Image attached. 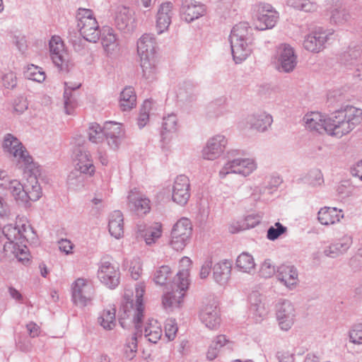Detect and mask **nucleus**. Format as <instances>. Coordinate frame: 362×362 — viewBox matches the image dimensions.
Here are the masks:
<instances>
[{"label": "nucleus", "instance_id": "1", "mask_svg": "<svg viewBox=\"0 0 362 362\" xmlns=\"http://www.w3.org/2000/svg\"><path fill=\"white\" fill-rule=\"evenodd\" d=\"M305 127L320 134L340 139L349 134L362 122V109L346 105L329 116L318 112L306 114L303 117Z\"/></svg>", "mask_w": 362, "mask_h": 362}, {"label": "nucleus", "instance_id": "2", "mask_svg": "<svg viewBox=\"0 0 362 362\" xmlns=\"http://www.w3.org/2000/svg\"><path fill=\"white\" fill-rule=\"evenodd\" d=\"M2 233L8 240L4 245L6 255H13L18 262L23 264L28 262L29 261L28 249L24 243L34 236V232L30 226L22 225L21 228H18L9 224L3 228Z\"/></svg>", "mask_w": 362, "mask_h": 362}, {"label": "nucleus", "instance_id": "3", "mask_svg": "<svg viewBox=\"0 0 362 362\" xmlns=\"http://www.w3.org/2000/svg\"><path fill=\"white\" fill-rule=\"evenodd\" d=\"M252 28L246 22L236 24L229 36L231 52L236 64L245 60L252 52Z\"/></svg>", "mask_w": 362, "mask_h": 362}, {"label": "nucleus", "instance_id": "4", "mask_svg": "<svg viewBox=\"0 0 362 362\" xmlns=\"http://www.w3.org/2000/svg\"><path fill=\"white\" fill-rule=\"evenodd\" d=\"M145 292V286L139 284L135 288L136 302L132 300H127L120 309L119 322L123 328L135 327L137 330L140 328V321L144 317V305L143 296Z\"/></svg>", "mask_w": 362, "mask_h": 362}, {"label": "nucleus", "instance_id": "5", "mask_svg": "<svg viewBox=\"0 0 362 362\" xmlns=\"http://www.w3.org/2000/svg\"><path fill=\"white\" fill-rule=\"evenodd\" d=\"M19 205L28 206L30 202L37 201L42 196V189L35 175H30L27 182L22 185L17 180H10L6 187Z\"/></svg>", "mask_w": 362, "mask_h": 362}, {"label": "nucleus", "instance_id": "6", "mask_svg": "<svg viewBox=\"0 0 362 362\" xmlns=\"http://www.w3.org/2000/svg\"><path fill=\"white\" fill-rule=\"evenodd\" d=\"M122 127V124L114 122H106L103 127L97 123H91L88 130V139L90 141L95 144L105 139L108 146L116 150L119 148L124 135Z\"/></svg>", "mask_w": 362, "mask_h": 362}, {"label": "nucleus", "instance_id": "7", "mask_svg": "<svg viewBox=\"0 0 362 362\" xmlns=\"http://www.w3.org/2000/svg\"><path fill=\"white\" fill-rule=\"evenodd\" d=\"M78 18V27L81 35L86 40L96 42L99 40L100 31L93 11L90 9L79 8Z\"/></svg>", "mask_w": 362, "mask_h": 362}, {"label": "nucleus", "instance_id": "8", "mask_svg": "<svg viewBox=\"0 0 362 362\" xmlns=\"http://www.w3.org/2000/svg\"><path fill=\"white\" fill-rule=\"evenodd\" d=\"M257 168V163L252 158H237L228 160L218 172L220 178L224 179L229 174L243 177L250 175Z\"/></svg>", "mask_w": 362, "mask_h": 362}, {"label": "nucleus", "instance_id": "9", "mask_svg": "<svg viewBox=\"0 0 362 362\" xmlns=\"http://www.w3.org/2000/svg\"><path fill=\"white\" fill-rule=\"evenodd\" d=\"M3 148L5 152L10 153L17 158L18 163H23L24 167L32 171L35 168L33 158L20 142V141L11 134L5 135L3 141Z\"/></svg>", "mask_w": 362, "mask_h": 362}, {"label": "nucleus", "instance_id": "10", "mask_svg": "<svg viewBox=\"0 0 362 362\" xmlns=\"http://www.w3.org/2000/svg\"><path fill=\"white\" fill-rule=\"evenodd\" d=\"M84 141L83 138L81 136L74 138V148L73 151V159L75 163L74 170L91 175L95 172V167L89 152L83 146Z\"/></svg>", "mask_w": 362, "mask_h": 362}, {"label": "nucleus", "instance_id": "11", "mask_svg": "<svg viewBox=\"0 0 362 362\" xmlns=\"http://www.w3.org/2000/svg\"><path fill=\"white\" fill-rule=\"evenodd\" d=\"M201 322L209 329H216L221 324V314L218 301L214 298H206L199 310Z\"/></svg>", "mask_w": 362, "mask_h": 362}, {"label": "nucleus", "instance_id": "12", "mask_svg": "<svg viewBox=\"0 0 362 362\" xmlns=\"http://www.w3.org/2000/svg\"><path fill=\"white\" fill-rule=\"evenodd\" d=\"M296 317L294 305L288 300H281L276 305V317L281 330H289L295 322Z\"/></svg>", "mask_w": 362, "mask_h": 362}, {"label": "nucleus", "instance_id": "13", "mask_svg": "<svg viewBox=\"0 0 362 362\" xmlns=\"http://www.w3.org/2000/svg\"><path fill=\"white\" fill-rule=\"evenodd\" d=\"M72 300L79 306L84 307L93 299L94 288L86 279H77L71 286Z\"/></svg>", "mask_w": 362, "mask_h": 362}, {"label": "nucleus", "instance_id": "14", "mask_svg": "<svg viewBox=\"0 0 362 362\" xmlns=\"http://www.w3.org/2000/svg\"><path fill=\"white\" fill-rule=\"evenodd\" d=\"M332 35L330 30L321 27L315 28L304 37L303 47L311 52L318 53L325 48V45Z\"/></svg>", "mask_w": 362, "mask_h": 362}, {"label": "nucleus", "instance_id": "15", "mask_svg": "<svg viewBox=\"0 0 362 362\" xmlns=\"http://www.w3.org/2000/svg\"><path fill=\"white\" fill-rule=\"evenodd\" d=\"M98 277L103 284L110 288H115L119 284V267L108 260H103L99 266Z\"/></svg>", "mask_w": 362, "mask_h": 362}, {"label": "nucleus", "instance_id": "16", "mask_svg": "<svg viewBox=\"0 0 362 362\" xmlns=\"http://www.w3.org/2000/svg\"><path fill=\"white\" fill-rule=\"evenodd\" d=\"M227 144V139L222 134H216L212 136L208 139L202 149V155L203 158L214 160L219 158L224 152Z\"/></svg>", "mask_w": 362, "mask_h": 362}, {"label": "nucleus", "instance_id": "17", "mask_svg": "<svg viewBox=\"0 0 362 362\" xmlns=\"http://www.w3.org/2000/svg\"><path fill=\"white\" fill-rule=\"evenodd\" d=\"M279 70L285 73L293 71L297 65V56L288 44H281L277 49Z\"/></svg>", "mask_w": 362, "mask_h": 362}, {"label": "nucleus", "instance_id": "18", "mask_svg": "<svg viewBox=\"0 0 362 362\" xmlns=\"http://www.w3.org/2000/svg\"><path fill=\"white\" fill-rule=\"evenodd\" d=\"M171 288L172 291L166 292L162 298L163 308L170 311L180 307L183 302L185 291L188 286H182V284L173 281Z\"/></svg>", "mask_w": 362, "mask_h": 362}, {"label": "nucleus", "instance_id": "19", "mask_svg": "<svg viewBox=\"0 0 362 362\" xmlns=\"http://www.w3.org/2000/svg\"><path fill=\"white\" fill-rule=\"evenodd\" d=\"M327 13L329 16L331 24L343 25L348 23L351 16L345 8L341 0H330L327 7Z\"/></svg>", "mask_w": 362, "mask_h": 362}, {"label": "nucleus", "instance_id": "20", "mask_svg": "<svg viewBox=\"0 0 362 362\" xmlns=\"http://www.w3.org/2000/svg\"><path fill=\"white\" fill-rule=\"evenodd\" d=\"M279 19L278 13L269 4H264L258 9L255 20V28L259 30L271 29Z\"/></svg>", "mask_w": 362, "mask_h": 362}, {"label": "nucleus", "instance_id": "21", "mask_svg": "<svg viewBox=\"0 0 362 362\" xmlns=\"http://www.w3.org/2000/svg\"><path fill=\"white\" fill-rule=\"evenodd\" d=\"M189 188V178L184 175L177 176L174 181L172 188V199L173 202L182 206L187 204L190 197Z\"/></svg>", "mask_w": 362, "mask_h": 362}, {"label": "nucleus", "instance_id": "22", "mask_svg": "<svg viewBox=\"0 0 362 362\" xmlns=\"http://www.w3.org/2000/svg\"><path fill=\"white\" fill-rule=\"evenodd\" d=\"M50 57L53 63L61 69L67 66L69 54L59 37L54 36L49 41Z\"/></svg>", "mask_w": 362, "mask_h": 362}, {"label": "nucleus", "instance_id": "23", "mask_svg": "<svg viewBox=\"0 0 362 362\" xmlns=\"http://www.w3.org/2000/svg\"><path fill=\"white\" fill-rule=\"evenodd\" d=\"M205 13V6L202 3L195 0H182L180 13L186 22H192L203 16Z\"/></svg>", "mask_w": 362, "mask_h": 362}, {"label": "nucleus", "instance_id": "24", "mask_svg": "<svg viewBox=\"0 0 362 362\" xmlns=\"http://www.w3.org/2000/svg\"><path fill=\"white\" fill-rule=\"evenodd\" d=\"M115 25L118 30L127 33L136 27L132 11L127 7H118L115 18Z\"/></svg>", "mask_w": 362, "mask_h": 362}, {"label": "nucleus", "instance_id": "25", "mask_svg": "<svg viewBox=\"0 0 362 362\" xmlns=\"http://www.w3.org/2000/svg\"><path fill=\"white\" fill-rule=\"evenodd\" d=\"M245 122L248 128L262 133L271 127L273 119L270 115L260 112L247 115Z\"/></svg>", "mask_w": 362, "mask_h": 362}, {"label": "nucleus", "instance_id": "26", "mask_svg": "<svg viewBox=\"0 0 362 362\" xmlns=\"http://www.w3.org/2000/svg\"><path fill=\"white\" fill-rule=\"evenodd\" d=\"M353 243V238L351 235L345 234L341 238L336 240L327 247L323 253L326 257L336 258L345 254Z\"/></svg>", "mask_w": 362, "mask_h": 362}, {"label": "nucleus", "instance_id": "27", "mask_svg": "<svg viewBox=\"0 0 362 362\" xmlns=\"http://www.w3.org/2000/svg\"><path fill=\"white\" fill-rule=\"evenodd\" d=\"M128 206L138 215L146 214L150 211V200L136 189L131 190L128 197Z\"/></svg>", "mask_w": 362, "mask_h": 362}, {"label": "nucleus", "instance_id": "28", "mask_svg": "<svg viewBox=\"0 0 362 362\" xmlns=\"http://www.w3.org/2000/svg\"><path fill=\"white\" fill-rule=\"evenodd\" d=\"M278 280L286 288L292 290L298 283V273L293 265H281L278 269Z\"/></svg>", "mask_w": 362, "mask_h": 362}, {"label": "nucleus", "instance_id": "29", "mask_svg": "<svg viewBox=\"0 0 362 362\" xmlns=\"http://www.w3.org/2000/svg\"><path fill=\"white\" fill-rule=\"evenodd\" d=\"M173 4L170 2L162 4L158 11L156 17V29L158 34L167 30L171 23Z\"/></svg>", "mask_w": 362, "mask_h": 362}, {"label": "nucleus", "instance_id": "30", "mask_svg": "<svg viewBox=\"0 0 362 362\" xmlns=\"http://www.w3.org/2000/svg\"><path fill=\"white\" fill-rule=\"evenodd\" d=\"M156 39L153 35L144 34L137 42V52L140 58L156 57Z\"/></svg>", "mask_w": 362, "mask_h": 362}, {"label": "nucleus", "instance_id": "31", "mask_svg": "<svg viewBox=\"0 0 362 362\" xmlns=\"http://www.w3.org/2000/svg\"><path fill=\"white\" fill-rule=\"evenodd\" d=\"M232 264L224 259L213 266V277L216 283L223 286L228 283L230 277Z\"/></svg>", "mask_w": 362, "mask_h": 362}, {"label": "nucleus", "instance_id": "32", "mask_svg": "<svg viewBox=\"0 0 362 362\" xmlns=\"http://www.w3.org/2000/svg\"><path fill=\"white\" fill-rule=\"evenodd\" d=\"M142 320V319L141 320ZM142 334L150 342L156 344L162 336V329L160 324L154 319H148L145 323L144 329L142 327L141 321H140Z\"/></svg>", "mask_w": 362, "mask_h": 362}, {"label": "nucleus", "instance_id": "33", "mask_svg": "<svg viewBox=\"0 0 362 362\" xmlns=\"http://www.w3.org/2000/svg\"><path fill=\"white\" fill-rule=\"evenodd\" d=\"M343 216L342 211L334 207H323L317 214L318 221L325 226L334 224L339 222Z\"/></svg>", "mask_w": 362, "mask_h": 362}, {"label": "nucleus", "instance_id": "34", "mask_svg": "<svg viewBox=\"0 0 362 362\" xmlns=\"http://www.w3.org/2000/svg\"><path fill=\"white\" fill-rule=\"evenodd\" d=\"M141 237L144 238L147 245H152L161 237L163 230L162 224L160 223H154L151 226H141L139 229Z\"/></svg>", "mask_w": 362, "mask_h": 362}, {"label": "nucleus", "instance_id": "35", "mask_svg": "<svg viewBox=\"0 0 362 362\" xmlns=\"http://www.w3.org/2000/svg\"><path fill=\"white\" fill-rule=\"evenodd\" d=\"M108 227L110 233L116 239H119L123 235L124 218L120 211H114L110 215Z\"/></svg>", "mask_w": 362, "mask_h": 362}, {"label": "nucleus", "instance_id": "36", "mask_svg": "<svg viewBox=\"0 0 362 362\" xmlns=\"http://www.w3.org/2000/svg\"><path fill=\"white\" fill-rule=\"evenodd\" d=\"M81 83H65V89L64 93V109L67 115L73 113L74 109L76 106V97L72 94V91L80 88Z\"/></svg>", "mask_w": 362, "mask_h": 362}, {"label": "nucleus", "instance_id": "37", "mask_svg": "<svg viewBox=\"0 0 362 362\" xmlns=\"http://www.w3.org/2000/svg\"><path fill=\"white\" fill-rule=\"evenodd\" d=\"M142 77L148 82L156 79L157 67L156 57L140 58Z\"/></svg>", "mask_w": 362, "mask_h": 362}, {"label": "nucleus", "instance_id": "38", "mask_svg": "<svg viewBox=\"0 0 362 362\" xmlns=\"http://www.w3.org/2000/svg\"><path fill=\"white\" fill-rule=\"evenodd\" d=\"M103 47L107 54L115 52L119 45L118 40L114 30L111 28H104L101 33Z\"/></svg>", "mask_w": 362, "mask_h": 362}, {"label": "nucleus", "instance_id": "39", "mask_svg": "<svg viewBox=\"0 0 362 362\" xmlns=\"http://www.w3.org/2000/svg\"><path fill=\"white\" fill-rule=\"evenodd\" d=\"M119 107L122 111H129L136 106V95L131 86L123 89L119 95Z\"/></svg>", "mask_w": 362, "mask_h": 362}, {"label": "nucleus", "instance_id": "40", "mask_svg": "<svg viewBox=\"0 0 362 362\" xmlns=\"http://www.w3.org/2000/svg\"><path fill=\"white\" fill-rule=\"evenodd\" d=\"M191 265V259L187 257H183L180 261V269L174 281L182 284V286H188V276Z\"/></svg>", "mask_w": 362, "mask_h": 362}, {"label": "nucleus", "instance_id": "41", "mask_svg": "<svg viewBox=\"0 0 362 362\" xmlns=\"http://www.w3.org/2000/svg\"><path fill=\"white\" fill-rule=\"evenodd\" d=\"M237 268L245 273L252 274L255 271L253 257L247 252L241 253L236 259Z\"/></svg>", "mask_w": 362, "mask_h": 362}, {"label": "nucleus", "instance_id": "42", "mask_svg": "<svg viewBox=\"0 0 362 362\" xmlns=\"http://www.w3.org/2000/svg\"><path fill=\"white\" fill-rule=\"evenodd\" d=\"M360 55L359 51H353L351 54L348 52L344 55V60L346 66H353V76L362 80V62H356V59Z\"/></svg>", "mask_w": 362, "mask_h": 362}, {"label": "nucleus", "instance_id": "43", "mask_svg": "<svg viewBox=\"0 0 362 362\" xmlns=\"http://www.w3.org/2000/svg\"><path fill=\"white\" fill-rule=\"evenodd\" d=\"M116 310L115 308L105 309L98 317L99 324L105 329H112L116 325Z\"/></svg>", "mask_w": 362, "mask_h": 362}, {"label": "nucleus", "instance_id": "44", "mask_svg": "<svg viewBox=\"0 0 362 362\" xmlns=\"http://www.w3.org/2000/svg\"><path fill=\"white\" fill-rule=\"evenodd\" d=\"M177 129V118L175 114H170L163 117L162 123L161 136L163 139H166L168 133H174Z\"/></svg>", "mask_w": 362, "mask_h": 362}, {"label": "nucleus", "instance_id": "45", "mask_svg": "<svg viewBox=\"0 0 362 362\" xmlns=\"http://www.w3.org/2000/svg\"><path fill=\"white\" fill-rule=\"evenodd\" d=\"M175 234L182 235L184 237L190 238L192 231V226L188 218H182L177 221L173 226L171 230Z\"/></svg>", "mask_w": 362, "mask_h": 362}, {"label": "nucleus", "instance_id": "46", "mask_svg": "<svg viewBox=\"0 0 362 362\" xmlns=\"http://www.w3.org/2000/svg\"><path fill=\"white\" fill-rule=\"evenodd\" d=\"M24 75L26 78L38 83L43 82L46 78L45 73L42 69L34 64L28 66L24 71Z\"/></svg>", "mask_w": 362, "mask_h": 362}, {"label": "nucleus", "instance_id": "47", "mask_svg": "<svg viewBox=\"0 0 362 362\" xmlns=\"http://www.w3.org/2000/svg\"><path fill=\"white\" fill-rule=\"evenodd\" d=\"M136 332L134 335L128 339L124 346L125 356L129 360L132 359L135 356V354L137 351V342L138 336H142V329L140 327L139 330H137L134 327Z\"/></svg>", "mask_w": 362, "mask_h": 362}, {"label": "nucleus", "instance_id": "48", "mask_svg": "<svg viewBox=\"0 0 362 362\" xmlns=\"http://www.w3.org/2000/svg\"><path fill=\"white\" fill-rule=\"evenodd\" d=\"M302 180L304 183L311 187H317L324 182L322 174L318 169L310 170L302 178Z\"/></svg>", "mask_w": 362, "mask_h": 362}, {"label": "nucleus", "instance_id": "49", "mask_svg": "<svg viewBox=\"0 0 362 362\" xmlns=\"http://www.w3.org/2000/svg\"><path fill=\"white\" fill-rule=\"evenodd\" d=\"M171 274L170 268L167 265H163L155 271L153 281L156 284L163 286L167 283Z\"/></svg>", "mask_w": 362, "mask_h": 362}, {"label": "nucleus", "instance_id": "50", "mask_svg": "<svg viewBox=\"0 0 362 362\" xmlns=\"http://www.w3.org/2000/svg\"><path fill=\"white\" fill-rule=\"evenodd\" d=\"M84 173H80L77 170H73L69 173L67 177V184L70 188L73 189H78L83 186L85 180Z\"/></svg>", "mask_w": 362, "mask_h": 362}, {"label": "nucleus", "instance_id": "51", "mask_svg": "<svg viewBox=\"0 0 362 362\" xmlns=\"http://www.w3.org/2000/svg\"><path fill=\"white\" fill-rule=\"evenodd\" d=\"M189 239L171 231L170 245L177 251L182 250L189 243Z\"/></svg>", "mask_w": 362, "mask_h": 362}, {"label": "nucleus", "instance_id": "52", "mask_svg": "<svg viewBox=\"0 0 362 362\" xmlns=\"http://www.w3.org/2000/svg\"><path fill=\"white\" fill-rule=\"evenodd\" d=\"M151 110V102L150 100H145L142 105L139 115L138 117V125L139 128H143L148 122L149 112Z\"/></svg>", "mask_w": 362, "mask_h": 362}, {"label": "nucleus", "instance_id": "53", "mask_svg": "<svg viewBox=\"0 0 362 362\" xmlns=\"http://www.w3.org/2000/svg\"><path fill=\"white\" fill-rule=\"evenodd\" d=\"M349 341L352 344H362V323L354 325L349 332Z\"/></svg>", "mask_w": 362, "mask_h": 362}, {"label": "nucleus", "instance_id": "54", "mask_svg": "<svg viewBox=\"0 0 362 362\" xmlns=\"http://www.w3.org/2000/svg\"><path fill=\"white\" fill-rule=\"evenodd\" d=\"M286 227L284 226L279 222H276L274 226L269 228L267 237L270 240H274L277 239L281 235L286 233Z\"/></svg>", "mask_w": 362, "mask_h": 362}, {"label": "nucleus", "instance_id": "55", "mask_svg": "<svg viewBox=\"0 0 362 362\" xmlns=\"http://www.w3.org/2000/svg\"><path fill=\"white\" fill-rule=\"evenodd\" d=\"M177 329L178 327L175 319L169 318L166 320L165 323V337L170 341H173L175 338Z\"/></svg>", "mask_w": 362, "mask_h": 362}, {"label": "nucleus", "instance_id": "56", "mask_svg": "<svg viewBox=\"0 0 362 362\" xmlns=\"http://www.w3.org/2000/svg\"><path fill=\"white\" fill-rule=\"evenodd\" d=\"M2 86L7 89H13L16 87L18 80L16 74L9 71L4 74L1 78Z\"/></svg>", "mask_w": 362, "mask_h": 362}, {"label": "nucleus", "instance_id": "57", "mask_svg": "<svg viewBox=\"0 0 362 362\" xmlns=\"http://www.w3.org/2000/svg\"><path fill=\"white\" fill-rule=\"evenodd\" d=\"M194 96L193 88L190 86L187 88L180 87L177 91V98L181 101L191 100Z\"/></svg>", "mask_w": 362, "mask_h": 362}, {"label": "nucleus", "instance_id": "58", "mask_svg": "<svg viewBox=\"0 0 362 362\" xmlns=\"http://www.w3.org/2000/svg\"><path fill=\"white\" fill-rule=\"evenodd\" d=\"M262 220V217L258 214H250L244 219L243 227L245 228H251L258 225Z\"/></svg>", "mask_w": 362, "mask_h": 362}, {"label": "nucleus", "instance_id": "59", "mask_svg": "<svg viewBox=\"0 0 362 362\" xmlns=\"http://www.w3.org/2000/svg\"><path fill=\"white\" fill-rule=\"evenodd\" d=\"M251 312L252 313L255 320L258 322H261L268 313L264 303L259 304L257 307H255V308L251 310Z\"/></svg>", "mask_w": 362, "mask_h": 362}, {"label": "nucleus", "instance_id": "60", "mask_svg": "<svg viewBox=\"0 0 362 362\" xmlns=\"http://www.w3.org/2000/svg\"><path fill=\"white\" fill-rule=\"evenodd\" d=\"M301 6L300 11L309 13L315 12L319 8L317 0H303Z\"/></svg>", "mask_w": 362, "mask_h": 362}, {"label": "nucleus", "instance_id": "61", "mask_svg": "<svg viewBox=\"0 0 362 362\" xmlns=\"http://www.w3.org/2000/svg\"><path fill=\"white\" fill-rule=\"evenodd\" d=\"M345 95L340 89L330 90L327 94V100L331 103H339L344 100Z\"/></svg>", "mask_w": 362, "mask_h": 362}, {"label": "nucleus", "instance_id": "62", "mask_svg": "<svg viewBox=\"0 0 362 362\" xmlns=\"http://www.w3.org/2000/svg\"><path fill=\"white\" fill-rule=\"evenodd\" d=\"M261 274L265 277H270L275 272V267L272 264L270 260H265L260 269Z\"/></svg>", "mask_w": 362, "mask_h": 362}, {"label": "nucleus", "instance_id": "63", "mask_svg": "<svg viewBox=\"0 0 362 362\" xmlns=\"http://www.w3.org/2000/svg\"><path fill=\"white\" fill-rule=\"evenodd\" d=\"M129 271L132 279L137 280L139 278L142 269L140 262L138 259L132 262V264L129 267Z\"/></svg>", "mask_w": 362, "mask_h": 362}, {"label": "nucleus", "instance_id": "64", "mask_svg": "<svg viewBox=\"0 0 362 362\" xmlns=\"http://www.w3.org/2000/svg\"><path fill=\"white\" fill-rule=\"evenodd\" d=\"M249 300L250 302V310L263 303V297L257 291L252 292L249 296Z\"/></svg>", "mask_w": 362, "mask_h": 362}]
</instances>
